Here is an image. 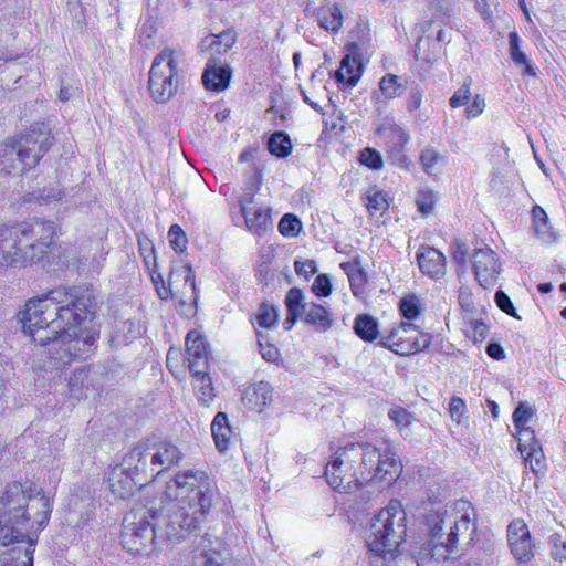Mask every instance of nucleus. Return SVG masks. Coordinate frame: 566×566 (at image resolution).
<instances>
[{"label": "nucleus", "mask_w": 566, "mask_h": 566, "mask_svg": "<svg viewBox=\"0 0 566 566\" xmlns=\"http://www.w3.org/2000/svg\"><path fill=\"white\" fill-rule=\"evenodd\" d=\"M96 311V298L91 289L82 286L57 287L46 295L30 300L21 312L23 332L35 344L45 346L61 343L69 359L86 358L94 349L98 333L88 326Z\"/></svg>", "instance_id": "obj_1"}, {"label": "nucleus", "mask_w": 566, "mask_h": 566, "mask_svg": "<svg viewBox=\"0 0 566 566\" xmlns=\"http://www.w3.org/2000/svg\"><path fill=\"white\" fill-rule=\"evenodd\" d=\"M51 499L31 483H9L0 495V543L13 547L0 566H33L40 533L52 513Z\"/></svg>", "instance_id": "obj_2"}, {"label": "nucleus", "mask_w": 566, "mask_h": 566, "mask_svg": "<svg viewBox=\"0 0 566 566\" xmlns=\"http://www.w3.org/2000/svg\"><path fill=\"white\" fill-rule=\"evenodd\" d=\"M176 497L147 502V509L163 544L176 545L195 533L212 505L213 492L203 471L186 470L174 478Z\"/></svg>", "instance_id": "obj_3"}, {"label": "nucleus", "mask_w": 566, "mask_h": 566, "mask_svg": "<svg viewBox=\"0 0 566 566\" xmlns=\"http://www.w3.org/2000/svg\"><path fill=\"white\" fill-rule=\"evenodd\" d=\"M55 235V223L33 218L14 224H0V266L29 265L42 261Z\"/></svg>", "instance_id": "obj_4"}, {"label": "nucleus", "mask_w": 566, "mask_h": 566, "mask_svg": "<svg viewBox=\"0 0 566 566\" xmlns=\"http://www.w3.org/2000/svg\"><path fill=\"white\" fill-rule=\"evenodd\" d=\"M337 459L347 469H353L360 485L380 482L390 485L398 476L401 465L390 448L384 451L371 443H348L337 449Z\"/></svg>", "instance_id": "obj_5"}, {"label": "nucleus", "mask_w": 566, "mask_h": 566, "mask_svg": "<svg viewBox=\"0 0 566 566\" xmlns=\"http://www.w3.org/2000/svg\"><path fill=\"white\" fill-rule=\"evenodd\" d=\"M406 530V513L398 501H391L373 517L366 532V545L371 558L397 552Z\"/></svg>", "instance_id": "obj_6"}, {"label": "nucleus", "mask_w": 566, "mask_h": 566, "mask_svg": "<svg viewBox=\"0 0 566 566\" xmlns=\"http://www.w3.org/2000/svg\"><path fill=\"white\" fill-rule=\"evenodd\" d=\"M123 525L120 542L123 547L132 554H148L155 546L163 544L157 537V531L146 504L133 507L125 515Z\"/></svg>", "instance_id": "obj_7"}, {"label": "nucleus", "mask_w": 566, "mask_h": 566, "mask_svg": "<svg viewBox=\"0 0 566 566\" xmlns=\"http://www.w3.org/2000/svg\"><path fill=\"white\" fill-rule=\"evenodd\" d=\"M178 85V63L175 51L164 49L154 57L149 70L150 96L157 103H166L176 94Z\"/></svg>", "instance_id": "obj_8"}, {"label": "nucleus", "mask_w": 566, "mask_h": 566, "mask_svg": "<svg viewBox=\"0 0 566 566\" xmlns=\"http://www.w3.org/2000/svg\"><path fill=\"white\" fill-rule=\"evenodd\" d=\"M470 522V515L464 513L460 520L453 522V526H450V531L446 534L443 532V526L446 525L443 514L440 512L430 513L427 516V525L431 533L432 557L438 560L455 558L459 553L457 546L459 533L468 531Z\"/></svg>", "instance_id": "obj_9"}, {"label": "nucleus", "mask_w": 566, "mask_h": 566, "mask_svg": "<svg viewBox=\"0 0 566 566\" xmlns=\"http://www.w3.org/2000/svg\"><path fill=\"white\" fill-rule=\"evenodd\" d=\"M14 138L28 170L39 164L54 142L50 127L44 123L32 124L24 133Z\"/></svg>", "instance_id": "obj_10"}, {"label": "nucleus", "mask_w": 566, "mask_h": 566, "mask_svg": "<svg viewBox=\"0 0 566 566\" xmlns=\"http://www.w3.org/2000/svg\"><path fill=\"white\" fill-rule=\"evenodd\" d=\"M431 339L430 334L419 332L412 323H401L388 336H382L379 344L397 355L407 356L426 350Z\"/></svg>", "instance_id": "obj_11"}, {"label": "nucleus", "mask_w": 566, "mask_h": 566, "mask_svg": "<svg viewBox=\"0 0 566 566\" xmlns=\"http://www.w3.org/2000/svg\"><path fill=\"white\" fill-rule=\"evenodd\" d=\"M150 454V444L140 441L125 454L122 461L124 468L144 485L158 475Z\"/></svg>", "instance_id": "obj_12"}, {"label": "nucleus", "mask_w": 566, "mask_h": 566, "mask_svg": "<svg viewBox=\"0 0 566 566\" xmlns=\"http://www.w3.org/2000/svg\"><path fill=\"white\" fill-rule=\"evenodd\" d=\"M511 553L518 563H528L534 557V544L523 520H514L507 526Z\"/></svg>", "instance_id": "obj_13"}, {"label": "nucleus", "mask_w": 566, "mask_h": 566, "mask_svg": "<svg viewBox=\"0 0 566 566\" xmlns=\"http://www.w3.org/2000/svg\"><path fill=\"white\" fill-rule=\"evenodd\" d=\"M473 271L483 289L492 287L500 274L496 254L490 248L475 249L472 254Z\"/></svg>", "instance_id": "obj_14"}, {"label": "nucleus", "mask_w": 566, "mask_h": 566, "mask_svg": "<svg viewBox=\"0 0 566 566\" xmlns=\"http://www.w3.org/2000/svg\"><path fill=\"white\" fill-rule=\"evenodd\" d=\"M338 462L339 459H337L336 450L325 467V478L327 483L334 490L342 493H349L359 489L361 485L354 474L353 469H347L344 463L338 464Z\"/></svg>", "instance_id": "obj_15"}, {"label": "nucleus", "mask_w": 566, "mask_h": 566, "mask_svg": "<svg viewBox=\"0 0 566 566\" xmlns=\"http://www.w3.org/2000/svg\"><path fill=\"white\" fill-rule=\"evenodd\" d=\"M150 459L158 475L178 465L184 458L179 447L171 441H160L150 444Z\"/></svg>", "instance_id": "obj_16"}, {"label": "nucleus", "mask_w": 566, "mask_h": 566, "mask_svg": "<svg viewBox=\"0 0 566 566\" xmlns=\"http://www.w3.org/2000/svg\"><path fill=\"white\" fill-rule=\"evenodd\" d=\"M107 483L109 491L122 500L130 497L136 488L144 486L122 463L111 470L107 475Z\"/></svg>", "instance_id": "obj_17"}, {"label": "nucleus", "mask_w": 566, "mask_h": 566, "mask_svg": "<svg viewBox=\"0 0 566 566\" xmlns=\"http://www.w3.org/2000/svg\"><path fill=\"white\" fill-rule=\"evenodd\" d=\"M231 69L222 65L216 56H210L202 73V84L209 91H224L231 80Z\"/></svg>", "instance_id": "obj_18"}, {"label": "nucleus", "mask_w": 566, "mask_h": 566, "mask_svg": "<svg viewBox=\"0 0 566 566\" xmlns=\"http://www.w3.org/2000/svg\"><path fill=\"white\" fill-rule=\"evenodd\" d=\"M182 276L184 277V285L185 287L188 286L192 293V301L196 303L198 300L197 295V286H196V277L195 272L190 264L186 263L184 265L179 266H172L168 276V286H165V283L161 284V286H157L156 291L158 296L161 300H167L169 297H175L174 292V284L176 283L177 279Z\"/></svg>", "instance_id": "obj_19"}, {"label": "nucleus", "mask_w": 566, "mask_h": 566, "mask_svg": "<svg viewBox=\"0 0 566 566\" xmlns=\"http://www.w3.org/2000/svg\"><path fill=\"white\" fill-rule=\"evenodd\" d=\"M305 13L316 18L318 25L327 32L337 33L343 24V14L338 3L325 1L318 8H305Z\"/></svg>", "instance_id": "obj_20"}, {"label": "nucleus", "mask_w": 566, "mask_h": 566, "mask_svg": "<svg viewBox=\"0 0 566 566\" xmlns=\"http://www.w3.org/2000/svg\"><path fill=\"white\" fill-rule=\"evenodd\" d=\"M417 261L420 271L432 279H440L446 274V256L434 248L421 247Z\"/></svg>", "instance_id": "obj_21"}, {"label": "nucleus", "mask_w": 566, "mask_h": 566, "mask_svg": "<svg viewBox=\"0 0 566 566\" xmlns=\"http://www.w3.org/2000/svg\"><path fill=\"white\" fill-rule=\"evenodd\" d=\"M29 171L20 151L15 138L0 144V172L4 175H21Z\"/></svg>", "instance_id": "obj_22"}, {"label": "nucleus", "mask_w": 566, "mask_h": 566, "mask_svg": "<svg viewBox=\"0 0 566 566\" xmlns=\"http://www.w3.org/2000/svg\"><path fill=\"white\" fill-rule=\"evenodd\" d=\"M186 352L190 370L208 369V345L196 331H190L186 336Z\"/></svg>", "instance_id": "obj_23"}, {"label": "nucleus", "mask_w": 566, "mask_h": 566, "mask_svg": "<svg viewBox=\"0 0 566 566\" xmlns=\"http://www.w3.org/2000/svg\"><path fill=\"white\" fill-rule=\"evenodd\" d=\"M272 386L266 381H259L249 386L242 395V403L250 410L261 412L272 402Z\"/></svg>", "instance_id": "obj_24"}, {"label": "nucleus", "mask_w": 566, "mask_h": 566, "mask_svg": "<svg viewBox=\"0 0 566 566\" xmlns=\"http://www.w3.org/2000/svg\"><path fill=\"white\" fill-rule=\"evenodd\" d=\"M235 43V33L224 30L219 34H210L203 38L199 44L202 53L210 52L211 56L226 54Z\"/></svg>", "instance_id": "obj_25"}, {"label": "nucleus", "mask_w": 566, "mask_h": 566, "mask_svg": "<svg viewBox=\"0 0 566 566\" xmlns=\"http://www.w3.org/2000/svg\"><path fill=\"white\" fill-rule=\"evenodd\" d=\"M302 319L318 332L328 331L333 323V314L321 304L310 303L302 313Z\"/></svg>", "instance_id": "obj_26"}, {"label": "nucleus", "mask_w": 566, "mask_h": 566, "mask_svg": "<svg viewBox=\"0 0 566 566\" xmlns=\"http://www.w3.org/2000/svg\"><path fill=\"white\" fill-rule=\"evenodd\" d=\"M361 72V64L356 59H352L350 55H345L335 73V80L350 88L357 84Z\"/></svg>", "instance_id": "obj_27"}, {"label": "nucleus", "mask_w": 566, "mask_h": 566, "mask_svg": "<svg viewBox=\"0 0 566 566\" xmlns=\"http://www.w3.org/2000/svg\"><path fill=\"white\" fill-rule=\"evenodd\" d=\"M211 433L219 451L223 452L229 447L231 428L228 416L224 412H218L211 423Z\"/></svg>", "instance_id": "obj_28"}, {"label": "nucleus", "mask_w": 566, "mask_h": 566, "mask_svg": "<svg viewBox=\"0 0 566 566\" xmlns=\"http://www.w3.org/2000/svg\"><path fill=\"white\" fill-rule=\"evenodd\" d=\"M90 374V367H82L75 369L69 377L70 394L73 398H87V391L90 390V386L92 384Z\"/></svg>", "instance_id": "obj_29"}, {"label": "nucleus", "mask_w": 566, "mask_h": 566, "mask_svg": "<svg viewBox=\"0 0 566 566\" xmlns=\"http://www.w3.org/2000/svg\"><path fill=\"white\" fill-rule=\"evenodd\" d=\"M207 370L203 368L190 370L193 377V388L197 391L199 401L203 405L210 403L214 398L211 377Z\"/></svg>", "instance_id": "obj_30"}, {"label": "nucleus", "mask_w": 566, "mask_h": 566, "mask_svg": "<svg viewBox=\"0 0 566 566\" xmlns=\"http://www.w3.org/2000/svg\"><path fill=\"white\" fill-rule=\"evenodd\" d=\"M242 216L248 230L254 234H263L271 226V216L269 210L252 208L248 213H242Z\"/></svg>", "instance_id": "obj_31"}, {"label": "nucleus", "mask_w": 566, "mask_h": 566, "mask_svg": "<svg viewBox=\"0 0 566 566\" xmlns=\"http://www.w3.org/2000/svg\"><path fill=\"white\" fill-rule=\"evenodd\" d=\"M342 269L348 276L352 292L355 296L364 293V287L367 282V274L363 268L359 266L357 260L352 262L342 263Z\"/></svg>", "instance_id": "obj_32"}, {"label": "nucleus", "mask_w": 566, "mask_h": 566, "mask_svg": "<svg viewBox=\"0 0 566 566\" xmlns=\"http://www.w3.org/2000/svg\"><path fill=\"white\" fill-rule=\"evenodd\" d=\"M532 220H533V229L536 233L537 238L545 241V242H552L555 241L556 235L552 231V227L548 222V217L545 210L539 207L535 206L532 210Z\"/></svg>", "instance_id": "obj_33"}, {"label": "nucleus", "mask_w": 566, "mask_h": 566, "mask_svg": "<svg viewBox=\"0 0 566 566\" xmlns=\"http://www.w3.org/2000/svg\"><path fill=\"white\" fill-rule=\"evenodd\" d=\"M510 55L515 65L524 66L523 73L530 76H535V67L530 63L526 54L521 50V39L516 32L509 34Z\"/></svg>", "instance_id": "obj_34"}, {"label": "nucleus", "mask_w": 566, "mask_h": 566, "mask_svg": "<svg viewBox=\"0 0 566 566\" xmlns=\"http://www.w3.org/2000/svg\"><path fill=\"white\" fill-rule=\"evenodd\" d=\"M354 331L356 335L365 342H373L379 334L378 323L369 314H359L356 316Z\"/></svg>", "instance_id": "obj_35"}, {"label": "nucleus", "mask_w": 566, "mask_h": 566, "mask_svg": "<svg viewBox=\"0 0 566 566\" xmlns=\"http://www.w3.org/2000/svg\"><path fill=\"white\" fill-rule=\"evenodd\" d=\"M371 566H419L415 556L405 553L392 552V555L385 554L373 557Z\"/></svg>", "instance_id": "obj_36"}, {"label": "nucleus", "mask_w": 566, "mask_h": 566, "mask_svg": "<svg viewBox=\"0 0 566 566\" xmlns=\"http://www.w3.org/2000/svg\"><path fill=\"white\" fill-rule=\"evenodd\" d=\"M268 150L279 158L287 157L292 150L290 136L283 130L273 133L268 140Z\"/></svg>", "instance_id": "obj_37"}, {"label": "nucleus", "mask_w": 566, "mask_h": 566, "mask_svg": "<svg viewBox=\"0 0 566 566\" xmlns=\"http://www.w3.org/2000/svg\"><path fill=\"white\" fill-rule=\"evenodd\" d=\"M426 2L432 15L437 19L450 20L459 9L457 0H426Z\"/></svg>", "instance_id": "obj_38"}, {"label": "nucleus", "mask_w": 566, "mask_h": 566, "mask_svg": "<svg viewBox=\"0 0 566 566\" xmlns=\"http://www.w3.org/2000/svg\"><path fill=\"white\" fill-rule=\"evenodd\" d=\"M64 190L60 187V185H50L44 187L43 189L28 193V201H36L41 205H46L53 201H59L64 197Z\"/></svg>", "instance_id": "obj_39"}, {"label": "nucleus", "mask_w": 566, "mask_h": 566, "mask_svg": "<svg viewBox=\"0 0 566 566\" xmlns=\"http://www.w3.org/2000/svg\"><path fill=\"white\" fill-rule=\"evenodd\" d=\"M365 206L370 214L386 211L389 207L387 195L380 190L369 189L365 193Z\"/></svg>", "instance_id": "obj_40"}, {"label": "nucleus", "mask_w": 566, "mask_h": 566, "mask_svg": "<svg viewBox=\"0 0 566 566\" xmlns=\"http://www.w3.org/2000/svg\"><path fill=\"white\" fill-rule=\"evenodd\" d=\"M523 455L526 464L535 474L544 470V454L539 442H533V447L526 450Z\"/></svg>", "instance_id": "obj_41"}, {"label": "nucleus", "mask_w": 566, "mask_h": 566, "mask_svg": "<svg viewBox=\"0 0 566 566\" xmlns=\"http://www.w3.org/2000/svg\"><path fill=\"white\" fill-rule=\"evenodd\" d=\"M310 303L304 301V295L301 289L292 287L285 296V306L287 312H295L302 314Z\"/></svg>", "instance_id": "obj_42"}, {"label": "nucleus", "mask_w": 566, "mask_h": 566, "mask_svg": "<svg viewBox=\"0 0 566 566\" xmlns=\"http://www.w3.org/2000/svg\"><path fill=\"white\" fill-rule=\"evenodd\" d=\"M379 90L386 98H395L401 94L400 77L394 74H386L379 82Z\"/></svg>", "instance_id": "obj_43"}, {"label": "nucleus", "mask_w": 566, "mask_h": 566, "mask_svg": "<svg viewBox=\"0 0 566 566\" xmlns=\"http://www.w3.org/2000/svg\"><path fill=\"white\" fill-rule=\"evenodd\" d=\"M399 311L402 317L412 321L421 311L420 300L416 295H407L400 300Z\"/></svg>", "instance_id": "obj_44"}, {"label": "nucleus", "mask_w": 566, "mask_h": 566, "mask_svg": "<svg viewBox=\"0 0 566 566\" xmlns=\"http://www.w3.org/2000/svg\"><path fill=\"white\" fill-rule=\"evenodd\" d=\"M301 229V220L292 213H285L279 222V231L284 237H296Z\"/></svg>", "instance_id": "obj_45"}, {"label": "nucleus", "mask_w": 566, "mask_h": 566, "mask_svg": "<svg viewBox=\"0 0 566 566\" xmlns=\"http://www.w3.org/2000/svg\"><path fill=\"white\" fill-rule=\"evenodd\" d=\"M443 160V156L433 147H426L420 154V163L423 170L434 175L436 165Z\"/></svg>", "instance_id": "obj_46"}, {"label": "nucleus", "mask_w": 566, "mask_h": 566, "mask_svg": "<svg viewBox=\"0 0 566 566\" xmlns=\"http://www.w3.org/2000/svg\"><path fill=\"white\" fill-rule=\"evenodd\" d=\"M227 558L219 549L202 551L198 557L199 566H226Z\"/></svg>", "instance_id": "obj_47"}, {"label": "nucleus", "mask_w": 566, "mask_h": 566, "mask_svg": "<svg viewBox=\"0 0 566 566\" xmlns=\"http://www.w3.org/2000/svg\"><path fill=\"white\" fill-rule=\"evenodd\" d=\"M388 417L390 418V420L395 422L399 430L409 427L415 420L412 413H410L407 409L398 406L389 410Z\"/></svg>", "instance_id": "obj_48"}, {"label": "nucleus", "mask_w": 566, "mask_h": 566, "mask_svg": "<svg viewBox=\"0 0 566 566\" xmlns=\"http://www.w3.org/2000/svg\"><path fill=\"white\" fill-rule=\"evenodd\" d=\"M359 163L374 170H378L382 167L380 153L370 147H366L360 151Z\"/></svg>", "instance_id": "obj_49"}, {"label": "nucleus", "mask_w": 566, "mask_h": 566, "mask_svg": "<svg viewBox=\"0 0 566 566\" xmlns=\"http://www.w3.org/2000/svg\"><path fill=\"white\" fill-rule=\"evenodd\" d=\"M168 238H169L171 248L176 252H184L186 250L188 240H187L186 233L184 232V230L181 229L180 226L172 224L169 228Z\"/></svg>", "instance_id": "obj_50"}, {"label": "nucleus", "mask_w": 566, "mask_h": 566, "mask_svg": "<svg viewBox=\"0 0 566 566\" xmlns=\"http://www.w3.org/2000/svg\"><path fill=\"white\" fill-rule=\"evenodd\" d=\"M277 319L276 310L273 306H269L265 303H262L259 307V312L256 314V322L261 327L270 328L272 327Z\"/></svg>", "instance_id": "obj_51"}, {"label": "nucleus", "mask_w": 566, "mask_h": 566, "mask_svg": "<svg viewBox=\"0 0 566 566\" xmlns=\"http://www.w3.org/2000/svg\"><path fill=\"white\" fill-rule=\"evenodd\" d=\"M416 203L418 210L427 216L432 212L436 203V195L432 191L426 190L418 192Z\"/></svg>", "instance_id": "obj_52"}, {"label": "nucleus", "mask_w": 566, "mask_h": 566, "mask_svg": "<svg viewBox=\"0 0 566 566\" xmlns=\"http://www.w3.org/2000/svg\"><path fill=\"white\" fill-rule=\"evenodd\" d=\"M517 430V439H518V451L524 454V452L533 447V442H538L535 438V432L530 427L518 428Z\"/></svg>", "instance_id": "obj_53"}, {"label": "nucleus", "mask_w": 566, "mask_h": 566, "mask_svg": "<svg viewBox=\"0 0 566 566\" xmlns=\"http://www.w3.org/2000/svg\"><path fill=\"white\" fill-rule=\"evenodd\" d=\"M494 301H495L497 307L501 311H503L505 314H507L514 318L521 319V317L516 313V310H515L511 298L502 290L496 291V293L494 295Z\"/></svg>", "instance_id": "obj_54"}, {"label": "nucleus", "mask_w": 566, "mask_h": 566, "mask_svg": "<svg viewBox=\"0 0 566 566\" xmlns=\"http://www.w3.org/2000/svg\"><path fill=\"white\" fill-rule=\"evenodd\" d=\"M312 292L318 297H326L332 293V284L327 274H319L313 282Z\"/></svg>", "instance_id": "obj_55"}, {"label": "nucleus", "mask_w": 566, "mask_h": 566, "mask_svg": "<svg viewBox=\"0 0 566 566\" xmlns=\"http://www.w3.org/2000/svg\"><path fill=\"white\" fill-rule=\"evenodd\" d=\"M551 555L555 560L566 559V542L559 534H553L549 537Z\"/></svg>", "instance_id": "obj_56"}, {"label": "nucleus", "mask_w": 566, "mask_h": 566, "mask_svg": "<svg viewBox=\"0 0 566 566\" xmlns=\"http://www.w3.org/2000/svg\"><path fill=\"white\" fill-rule=\"evenodd\" d=\"M533 411L530 407L520 402L513 412V423L515 429L526 427L527 421L531 419Z\"/></svg>", "instance_id": "obj_57"}, {"label": "nucleus", "mask_w": 566, "mask_h": 566, "mask_svg": "<svg viewBox=\"0 0 566 566\" xmlns=\"http://www.w3.org/2000/svg\"><path fill=\"white\" fill-rule=\"evenodd\" d=\"M471 97L470 84L464 82L463 85L453 93L449 103L452 108L465 105Z\"/></svg>", "instance_id": "obj_58"}, {"label": "nucleus", "mask_w": 566, "mask_h": 566, "mask_svg": "<svg viewBox=\"0 0 566 566\" xmlns=\"http://www.w3.org/2000/svg\"><path fill=\"white\" fill-rule=\"evenodd\" d=\"M465 402L460 397H452L449 402V413L453 421L458 424L461 423L462 417L465 412Z\"/></svg>", "instance_id": "obj_59"}, {"label": "nucleus", "mask_w": 566, "mask_h": 566, "mask_svg": "<svg viewBox=\"0 0 566 566\" xmlns=\"http://www.w3.org/2000/svg\"><path fill=\"white\" fill-rule=\"evenodd\" d=\"M294 269L297 275L304 276L306 280H308L317 271L316 263L313 260L295 261Z\"/></svg>", "instance_id": "obj_60"}, {"label": "nucleus", "mask_w": 566, "mask_h": 566, "mask_svg": "<svg viewBox=\"0 0 566 566\" xmlns=\"http://www.w3.org/2000/svg\"><path fill=\"white\" fill-rule=\"evenodd\" d=\"M452 259L461 268V270L464 271L467 263V249L465 245L459 240H455L452 243Z\"/></svg>", "instance_id": "obj_61"}, {"label": "nucleus", "mask_w": 566, "mask_h": 566, "mask_svg": "<svg viewBox=\"0 0 566 566\" xmlns=\"http://www.w3.org/2000/svg\"><path fill=\"white\" fill-rule=\"evenodd\" d=\"M421 102H422V92L418 86H415L410 91V93L407 97V102H406L407 109L410 113H415L421 106Z\"/></svg>", "instance_id": "obj_62"}, {"label": "nucleus", "mask_w": 566, "mask_h": 566, "mask_svg": "<svg viewBox=\"0 0 566 566\" xmlns=\"http://www.w3.org/2000/svg\"><path fill=\"white\" fill-rule=\"evenodd\" d=\"M139 248H140V254L144 258V262H145L146 266L148 269L156 268L157 266L156 256H155L154 248L150 244V242L143 243L139 241Z\"/></svg>", "instance_id": "obj_63"}, {"label": "nucleus", "mask_w": 566, "mask_h": 566, "mask_svg": "<svg viewBox=\"0 0 566 566\" xmlns=\"http://www.w3.org/2000/svg\"><path fill=\"white\" fill-rule=\"evenodd\" d=\"M484 107H485L484 99L480 95H476L473 98V102L467 107L468 118H474V117L479 116L480 114H482Z\"/></svg>", "instance_id": "obj_64"}]
</instances>
